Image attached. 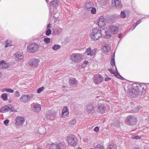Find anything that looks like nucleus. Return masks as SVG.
Returning <instances> with one entry per match:
<instances>
[{"label": "nucleus", "mask_w": 149, "mask_h": 149, "mask_svg": "<svg viewBox=\"0 0 149 149\" xmlns=\"http://www.w3.org/2000/svg\"><path fill=\"white\" fill-rule=\"evenodd\" d=\"M90 36L94 40H98L102 36V31L100 30L94 29L90 33Z\"/></svg>", "instance_id": "nucleus-1"}, {"label": "nucleus", "mask_w": 149, "mask_h": 149, "mask_svg": "<svg viewBox=\"0 0 149 149\" xmlns=\"http://www.w3.org/2000/svg\"><path fill=\"white\" fill-rule=\"evenodd\" d=\"M82 55L79 53H72L70 57V59L74 62L77 63L82 59Z\"/></svg>", "instance_id": "nucleus-2"}, {"label": "nucleus", "mask_w": 149, "mask_h": 149, "mask_svg": "<svg viewBox=\"0 0 149 149\" xmlns=\"http://www.w3.org/2000/svg\"><path fill=\"white\" fill-rule=\"evenodd\" d=\"M136 118L134 116L130 115L127 116L125 120V123L130 125H134L136 124Z\"/></svg>", "instance_id": "nucleus-3"}, {"label": "nucleus", "mask_w": 149, "mask_h": 149, "mask_svg": "<svg viewBox=\"0 0 149 149\" xmlns=\"http://www.w3.org/2000/svg\"><path fill=\"white\" fill-rule=\"evenodd\" d=\"M67 139L69 146H74L77 143V140L74 136H69L67 137Z\"/></svg>", "instance_id": "nucleus-4"}, {"label": "nucleus", "mask_w": 149, "mask_h": 149, "mask_svg": "<svg viewBox=\"0 0 149 149\" xmlns=\"http://www.w3.org/2000/svg\"><path fill=\"white\" fill-rule=\"evenodd\" d=\"M15 124L19 126L22 125L25 122L24 117L21 116H17L15 118Z\"/></svg>", "instance_id": "nucleus-5"}, {"label": "nucleus", "mask_w": 149, "mask_h": 149, "mask_svg": "<svg viewBox=\"0 0 149 149\" xmlns=\"http://www.w3.org/2000/svg\"><path fill=\"white\" fill-rule=\"evenodd\" d=\"M38 48L37 45L33 44H31L29 45L27 47V51L30 53L34 52L36 51Z\"/></svg>", "instance_id": "nucleus-6"}, {"label": "nucleus", "mask_w": 149, "mask_h": 149, "mask_svg": "<svg viewBox=\"0 0 149 149\" xmlns=\"http://www.w3.org/2000/svg\"><path fill=\"white\" fill-rule=\"evenodd\" d=\"M97 111L101 113H104L105 112L106 109L104 104L99 102L97 108Z\"/></svg>", "instance_id": "nucleus-7"}, {"label": "nucleus", "mask_w": 149, "mask_h": 149, "mask_svg": "<svg viewBox=\"0 0 149 149\" xmlns=\"http://www.w3.org/2000/svg\"><path fill=\"white\" fill-rule=\"evenodd\" d=\"M31 107L33 111L39 112L41 110V106L40 104L38 103H33L31 105Z\"/></svg>", "instance_id": "nucleus-8"}, {"label": "nucleus", "mask_w": 149, "mask_h": 149, "mask_svg": "<svg viewBox=\"0 0 149 149\" xmlns=\"http://www.w3.org/2000/svg\"><path fill=\"white\" fill-rule=\"evenodd\" d=\"M111 47L110 45L107 44H106L102 46L101 50L104 53L107 54L110 52Z\"/></svg>", "instance_id": "nucleus-9"}, {"label": "nucleus", "mask_w": 149, "mask_h": 149, "mask_svg": "<svg viewBox=\"0 0 149 149\" xmlns=\"http://www.w3.org/2000/svg\"><path fill=\"white\" fill-rule=\"evenodd\" d=\"M128 93L132 97H136L138 94L139 93L138 91L136 90L134 88L129 89Z\"/></svg>", "instance_id": "nucleus-10"}, {"label": "nucleus", "mask_w": 149, "mask_h": 149, "mask_svg": "<svg viewBox=\"0 0 149 149\" xmlns=\"http://www.w3.org/2000/svg\"><path fill=\"white\" fill-rule=\"evenodd\" d=\"M144 85H141L139 84H134L133 85V86L135 88H134L136 90L138 91L140 93V92L142 91L144 89Z\"/></svg>", "instance_id": "nucleus-11"}, {"label": "nucleus", "mask_w": 149, "mask_h": 149, "mask_svg": "<svg viewBox=\"0 0 149 149\" xmlns=\"http://www.w3.org/2000/svg\"><path fill=\"white\" fill-rule=\"evenodd\" d=\"M39 62V61L38 59H33L31 60L29 62V64L31 67H34L38 65Z\"/></svg>", "instance_id": "nucleus-12"}, {"label": "nucleus", "mask_w": 149, "mask_h": 149, "mask_svg": "<svg viewBox=\"0 0 149 149\" xmlns=\"http://www.w3.org/2000/svg\"><path fill=\"white\" fill-rule=\"evenodd\" d=\"M96 49H95L91 50V49L90 48H88L86 50L85 54L87 55H90L91 56H92L94 54L96 51Z\"/></svg>", "instance_id": "nucleus-13"}, {"label": "nucleus", "mask_w": 149, "mask_h": 149, "mask_svg": "<svg viewBox=\"0 0 149 149\" xmlns=\"http://www.w3.org/2000/svg\"><path fill=\"white\" fill-rule=\"evenodd\" d=\"M112 4L113 6H116L119 8H121L122 6L120 0H112Z\"/></svg>", "instance_id": "nucleus-14"}, {"label": "nucleus", "mask_w": 149, "mask_h": 149, "mask_svg": "<svg viewBox=\"0 0 149 149\" xmlns=\"http://www.w3.org/2000/svg\"><path fill=\"white\" fill-rule=\"evenodd\" d=\"M106 24V20L103 16H101L98 23V26L100 27L104 26Z\"/></svg>", "instance_id": "nucleus-15"}, {"label": "nucleus", "mask_w": 149, "mask_h": 149, "mask_svg": "<svg viewBox=\"0 0 149 149\" xmlns=\"http://www.w3.org/2000/svg\"><path fill=\"white\" fill-rule=\"evenodd\" d=\"M103 80V78L102 76L100 74H97L96 76L94 79V83L96 84L100 83L102 82Z\"/></svg>", "instance_id": "nucleus-16"}, {"label": "nucleus", "mask_w": 149, "mask_h": 149, "mask_svg": "<svg viewBox=\"0 0 149 149\" xmlns=\"http://www.w3.org/2000/svg\"><path fill=\"white\" fill-rule=\"evenodd\" d=\"M11 107V106L10 105L4 106L0 109V112L2 113L7 112L10 109Z\"/></svg>", "instance_id": "nucleus-17"}, {"label": "nucleus", "mask_w": 149, "mask_h": 149, "mask_svg": "<svg viewBox=\"0 0 149 149\" xmlns=\"http://www.w3.org/2000/svg\"><path fill=\"white\" fill-rule=\"evenodd\" d=\"M119 28L118 27L112 25L110 27V30L111 33H112L114 34L117 33L118 31Z\"/></svg>", "instance_id": "nucleus-18"}, {"label": "nucleus", "mask_w": 149, "mask_h": 149, "mask_svg": "<svg viewBox=\"0 0 149 149\" xmlns=\"http://www.w3.org/2000/svg\"><path fill=\"white\" fill-rule=\"evenodd\" d=\"M14 59L16 61H22L24 59L23 55L20 54H15L14 56Z\"/></svg>", "instance_id": "nucleus-19"}, {"label": "nucleus", "mask_w": 149, "mask_h": 149, "mask_svg": "<svg viewBox=\"0 0 149 149\" xmlns=\"http://www.w3.org/2000/svg\"><path fill=\"white\" fill-rule=\"evenodd\" d=\"M8 67V64L5 63L4 61H0V69H6Z\"/></svg>", "instance_id": "nucleus-20"}, {"label": "nucleus", "mask_w": 149, "mask_h": 149, "mask_svg": "<svg viewBox=\"0 0 149 149\" xmlns=\"http://www.w3.org/2000/svg\"><path fill=\"white\" fill-rule=\"evenodd\" d=\"M56 145V149H65V143L64 142L59 143Z\"/></svg>", "instance_id": "nucleus-21"}, {"label": "nucleus", "mask_w": 149, "mask_h": 149, "mask_svg": "<svg viewBox=\"0 0 149 149\" xmlns=\"http://www.w3.org/2000/svg\"><path fill=\"white\" fill-rule=\"evenodd\" d=\"M69 112L67 111V108L66 107L63 108L62 111V116L63 117H66L68 114Z\"/></svg>", "instance_id": "nucleus-22"}, {"label": "nucleus", "mask_w": 149, "mask_h": 149, "mask_svg": "<svg viewBox=\"0 0 149 149\" xmlns=\"http://www.w3.org/2000/svg\"><path fill=\"white\" fill-rule=\"evenodd\" d=\"M59 1L58 0H54L50 3L51 6L56 7L58 6Z\"/></svg>", "instance_id": "nucleus-23"}, {"label": "nucleus", "mask_w": 149, "mask_h": 149, "mask_svg": "<svg viewBox=\"0 0 149 149\" xmlns=\"http://www.w3.org/2000/svg\"><path fill=\"white\" fill-rule=\"evenodd\" d=\"M86 111L88 113H89L92 112L94 109L93 106L91 104H89L86 106Z\"/></svg>", "instance_id": "nucleus-24"}, {"label": "nucleus", "mask_w": 149, "mask_h": 149, "mask_svg": "<svg viewBox=\"0 0 149 149\" xmlns=\"http://www.w3.org/2000/svg\"><path fill=\"white\" fill-rule=\"evenodd\" d=\"M20 100L21 101L26 102L29 101V96L28 95L23 96L20 97Z\"/></svg>", "instance_id": "nucleus-25"}, {"label": "nucleus", "mask_w": 149, "mask_h": 149, "mask_svg": "<svg viewBox=\"0 0 149 149\" xmlns=\"http://www.w3.org/2000/svg\"><path fill=\"white\" fill-rule=\"evenodd\" d=\"M69 82L70 84L74 85H76L77 84V80L74 78H72L69 79Z\"/></svg>", "instance_id": "nucleus-26"}, {"label": "nucleus", "mask_w": 149, "mask_h": 149, "mask_svg": "<svg viewBox=\"0 0 149 149\" xmlns=\"http://www.w3.org/2000/svg\"><path fill=\"white\" fill-rule=\"evenodd\" d=\"M114 55H115V53H114V55L113 56H112L111 57V65L112 66H114L115 67V68H116V70L117 72H118V70H117L116 67L115 65V60L114 59Z\"/></svg>", "instance_id": "nucleus-27"}, {"label": "nucleus", "mask_w": 149, "mask_h": 149, "mask_svg": "<svg viewBox=\"0 0 149 149\" xmlns=\"http://www.w3.org/2000/svg\"><path fill=\"white\" fill-rule=\"evenodd\" d=\"M38 131L40 134H43L45 131V127H41L39 128Z\"/></svg>", "instance_id": "nucleus-28"}, {"label": "nucleus", "mask_w": 149, "mask_h": 149, "mask_svg": "<svg viewBox=\"0 0 149 149\" xmlns=\"http://www.w3.org/2000/svg\"><path fill=\"white\" fill-rule=\"evenodd\" d=\"M93 4L91 3H88L86 4V8L87 10H90L93 7Z\"/></svg>", "instance_id": "nucleus-29"}, {"label": "nucleus", "mask_w": 149, "mask_h": 149, "mask_svg": "<svg viewBox=\"0 0 149 149\" xmlns=\"http://www.w3.org/2000/svg\"><path fill=\"white\" fill-rule=\"evenodd\" d=\"M114 75L117 77L118 78L122 80H124L125 79L123 77H122L118 72V71L117 72L116 71V72H115V73H114Z\"/></svg>", "instance_id": "nucleus-30"}, {"label": "nucleus", "mask_w": 149, "mask_h": 149, "mask_svg": "<svg viewBox=\"0 0 149 149\" xmlns=\"http://www.w3.org/2000/svg\"><path fill=\"white\" fill-rule=\"evenodd\" d=\"M116 146L113 144H110L108 146L107 149H116Z\"/></svg>", "instance_id": "nucleus-31"}, {"label": "nucleus", "mask_w": 149, "mask_h": 149, "mask_svg": "<svg viewBox=\"0 0 149 149\" xmlns=\"http://www.w3.org/2000/svg\"><path fill=\"white\" fill-rule=\"evenodd\" d=\"M61 46L58 45H55L52 47V49L54 50H57L61 48Z\"/></svg>", "instance_id": "nucleus-32"}, {"label": "nucleus", "mask_w": 149, "mask_h": 149, "mask_svg": "<svg viewBox=\"0 0 149 149\" xmlns=\"http://www.w3.org/2000/svg\"><path fill=\"white\" fill-rule=\"evenodd\" d=\"M11 41L9 40H7L6 42V44L5 45V47L7 48L8 46H11L12 45L10 44Z\"/></svg>", "instance_id": "nucleus-33"}, {"label": "nucleus", "mask_w": 149, "mask_h": 149, "mask_svg": "<svg viewBox=\"0 0 149 149\" xmlns=\"http://www.w3.org/2000/svg\"><path fill=\"white\" fill-rule=\"evenodd\" d=\"M7 95L6 93H3L2 94L1 97L3 100L6 101L7 99Z\"/></svg>", "instance_id": "nucleus-34"}, {"label": "nucleus", "mask_w": 149, "mask_h": 149, "mask_svg": "<svg viewBox=\"0 0 149 149\" xmlns=\"http://www.w3.org/2000/svg\"><path fill=\"white\" fill-rule=\"evenodd\" d=\"M120 16L121 18L123 19H124L126 17V15L124 11H122L121 12Z\"/></svg>", "instance_id": "nucleus-35"}, {"label": "nucleus", "mask_w": 149, "mask_h": 149, "mask_svg": "<svg viewBox=\"0 0 149 149\" xmlns=\"http://www.w3.org/2000/svg\"><path fill=\"white\" fill-rule=\"evenodd\" d=\"M105 32L106 33V38H109L111 36V33H111V32H109V31H107V32L105 31Z\"/></svg>", "instance_id": "nucleus-36"}, {"label": "nucleus", "mask_w": 149, "mask_h": 149, "mask_svg": "<svg viewBox=\"0 0 149 149\" xmlns=\"http://www.w3.org/2000/svg\"><path fill=\"white\" fill-rule=\"evenodd\" d=\"M94 149H104V148L100 144H98L95 146Z\"/></svg>", "instance_id": "nucleus-37"}, {"label": "nucleus", "mask_w": 149, "mask_h": 149, "mask_svg": "<svg viewBox=\"0 0 149 149\" xmlns=\"http://www.w3.org/2000/svg\"><path fill=\"white\" fill-rule=\"evenodd\" d=\"M90 10L91 11L92 14H94L96 13V10L95 8L92 7Z\"/></svg>", "instance_id": "nucleus-38"}, {"label": "nucleus", "mask_w": 149, "mask_h": 149, "mask_svg": "<svg viewBox=\"0 0 149 149\" xmlns=\"http://www.w3.org/2000/svg\"><path fill=\"white\" fill-rule=\"evenodd\" d=\"M44 41L46 43L48 44L50 42V39L49 38H45L44 39Z\"/></svg>", "instance_id": "nucleus-39"}, {"label": "nucleus", "mask_w": 149, "mask_h": 149, "mask_svg": "<svg viewBox=\"0 0 149 149\" xmlns=\"http://www.w3.org/2000/svg\"><path fill=\"white\" fill-rule=\"evenodd\" d=\"M51 32H52L51 30L49 29H48L47 30L45 34L46 35H47V36H49L51 34Z\"/></svg>", "instance_id": "nucleus-40"}, {"label": "nucleus", "mask_w": 149, "mask_h": 149, "mask_svg": "<svg viewBox=\"0 0 149 149\" xmlns=\"http://www.w3.org/2000/svg\"><path fill=\"white\" fill-rule=\"evenodd\" d=\"M44 89V86H42L40 88H39L37 91V93H40L41 92H42L43 89Z\"/></svg>", "instance_id": "nucleus-41"}, {"label": "nucleus", "mask_w": 149, "mask_h": 149, "mask_svg": "<svg viewBox=\"0 0 149 149\" xmlns=\"http://www.w3.org/2000/svg\"><path fill=\"white\" fill-rule=\"evenodd\" d=\"M56 145L54 143L52 144L49 149H56Z\"/></svg>", "instance_id": "nucleus-42"}, {"label": "nucleus", "mask_w": 149, "mask_h": 149, "mask_svg": "<svg viewBox=\"0 0 149 149\" xmlns=\"http://www.w3.org/2000/svg\"><path fill=\"white\" fill-rule=\"evenodd\" d=\"M88 61H85L83 63L82 65V67L83 68L85 67L86 66V65L88 64Z\"/></svg>", "instance_id": "nucleus-43"}, {"label": "nucleus", "mask_w": 149, "mask_h": 149, "mask_svg": "<svg viewBox=\"0 0 149 149\" xmlns=\"http://www.w3.org/2000/svg\"><path fill=\"white\" fill-rule=\"evenodd\" d=\"M9 122V120H8L7 119L3 121L4 124L6 126L8 125V124Z\"/></svg>", "instance_id": "nucleus-44"}, {"label": "nucleus", "mask_w": 149, "mask_h": 149, "mask_svg": "<svg viewBox=\"0 0 149 149\" xmlns=\"http://www.w3.org/2000/svg\"><path fill=\"white\" fill-rule=\"evenodd\" d=\"M6 92L10 93H13L14 91L13 89L11 88H6Z\"/></svg>", "instance_id": "nucleus-45"}, {"label": "nucleus", "mask_w": 149, "mask_h": 149, "mask_svg": "<svg viewBox=\"0 0 149 149\" xmlns=\"http://www.w3.org/2000/svg\"><path fill=\"white\" fill-rule=\"evenodd\" d=\"M76 122V120L75 119H74L72 120L70 123V124L71 125H74L75 124Z\"/></svg>", "instance_id": "nucleus-46"}, {"label": "nucleus", "mask_w": 149, "mask_h": 149, "mask_svg": "<svg viewBox=\"0 0 149 149\" xmlns=\"http://www.w3.org/2000/svg\"><path fill=\"white\" fill-rule=\"evenodd\" d=\"M15 95L17 97H19L20 95L19 92L18 91H16L15 93Z\"/></svg>", "instance_id": "nucleus-47"}, {"label": "nucleus", "mask_w": 149, "mask_h": 149, "mask_svg": "<svg viewBox=\"0 0 149 149\" xmlns=\"http://www.w3.org/2000/svg\"><path fill=\"white\" fill-rule=\"evenodd\" d=\"M10 109L11 111L15 112L17 111V110H15L13 107H12V106L11 107H10Z\"/></svg>", "instance_id": "nucleus-48"}, {"label": "nucleus", "mask_w": 149, "mask_h": 149, "mask_svg": "<svg viewBox=\"0 0 149 149\" xmlns=\"http://www.w3.org/2000/svg\"><path fill=\"white\" fill-rule=\"evenodd\" d=\"M99 127H96L94 129V131L96 132H98L99 131Z\"/></svg>", "instance_id": "nucleus-49"}, {"label": "nucleus", "mask_w": 149, "mask_h": 149, "mask_svg": "<svg viewBox=\"0 0 149 149\" xmlns=\"http://www.w3.org/2000/svg\"><path fill=\"white\" fill-rule=\"evenodd\" d=\"M108 70L109 72L112 74H113L114 75V73L115 72H114L112 70L111 68L109 69Z\"/></svg>", "instance_id": "nucleus-50"}, {"label": "nucleus", "mask_w": 149, "mask_h": 149, "mask_svg": "<svg viewBox=\"0 0 149 149\" xmlns=\"http://www.w3.org/2000/svg\"><path fill=\"white\" fill-rule=\"evenodd\" d=\"M52 25L49 24H48L47 26V28H52Z\"/></svg>", "instance_id": "nucleus-51"}, {"label": "nucleus", "mask_w": 149, "mask_h": 149, "mask_svg": "<svg viewBox=\"0 0 149 149\" xmlns=\"http://www.w3.org/2000/svg\"><path fill=\"white\" fill-rule=\"evenodd\" d=\"M111 79V78L109 77H106L105 79V81H108L109 80H110Z\"/></svg>", "instance_id": "nucleus-52"}, {"label": "nucleus", "mask_w": 149, "mask_h": 149, "mask_svg": "<svg viewBox=\"0 0 149 149\" xmlns=\"http://www.w3.org/2000/svg\"><path fill=\"white\" fill-rule=\"evenodd\" d=\"M135 138L137 139H139L141 138V136H137L135 137Z\"/></svg>", "instance_id": "nucleus-53"}, {"label": "nucleus", "mask_w": 149, "mask_h": 149, "mask_svg": "<svg viewBox=\"0 0 149 149\" xmlns=\"http://www.w3.org/2000/svg\"><path fill=\"white\" fill-rule=\"evenodd\" d=\"M1 91L2 92H3L5 91L6 92V88H5L2 89L1 90Z\"/></svg>", "instance_id": "nucleus-54"}, {"label": "nucleus", "mask_w": 149, "mask_h": 149, "mask_svg": "<svg viewBox=\"0 0 149 149\" xmlns=\"http://www.w3.org/2000/svg\"><path fill=\"white\" fill-rule=\"evenodd\" d=\"M136 26H135L134 25V24L133 25V26H132V28H131V29H132V30H133L135 28V27H136Z\"/></svg>", "instance_id": "nucleus-55"}, {"label": "nucleus", "mask_w": 149, "mask_h": 149, "mask_svg": "<svg viewBox=\"0 0 149 149\" xmlns=\"http://www.w3.org/2000/svg\"><path fill=\"white\" fill-rule=\"evenodd\" d=\"M141 22V19H139L136 22L138 23L139 24H140Z\"/></svg>", "instance_id": "nucleus-56"}, {"label": "nucleus", "mask_w": 149, "mask_h": 149, "mask_svg": "<svg viewBox=\"0 0 149 149\" xmlns=\"http://www.w3.org/2000/svg\"><path fill=\"white\" fill-rule=\"evenodd\" d=\"M122 34L121 33H120V34L118 35V38H121V36H122Z\"/></svg>", "instance_id": "nucleus-57"}, {"label": "nucleus", "mask_w": 149, "mask_h": 149, "mask_svg": "<svg viewBox=\"0 0 149 149\" xmlns=\"http://www.w3.org/2000/svg\"><path fill=\"white\" fill-rule=\"evenodd\" d=\"M134 24L135 26H136L139 24L136 22V23Z\"/></svg>", "instance_id": "nucleus-58"}, {"label": "nucleus", "mask_w": 149, "mask_h": 149, "mask_svg": "<svg viewBox=\"0 0 149 149\" xmlns=\"http://www.w3.org/2000/svg\"><path fill=\"white\" fill-rule=\"evenodd\" d=\"M134 24L135 26H136L139 24L136 22V23Z\"/></svg>", "instance_id": "nucleus-59"}, {"label": "nucleus", "mask_w": 149, "mask_h": 149, "mask_svg": "<svg viewBox=\"0 0 149 149\" xmlns=\"http://www.w3.org/2000/svg\"><path fill=\"white\" fill-rule=\"evenodd\" d=\"M134 24L135 26H136L139 24L136 22V23Z\"/></svg>", "instance_id": "nucleus-60"}, {"label": "nucleus", "mask_w": 149, "mask_h": 149, "mask_svg": "<svg viewBox=\"0 0 149 149\" xmlns=\"http://www.w3.org/2000/svg\"><path fill=\"white\" fill-rule=\"evenodd\" d=\"M2 75L1 73L0 72V78L2 77Z\"/></svg>", "instance_id": "nucleus-61"}, {"label": "nucleus", "mask_w": 149, "mask_h": 149, "mask_svg": "<svg viewBox=\"0 0 149 149\" xmlns=\"http://www.w3.org/2000/svg\"><path fill=\"white\" fill-rule=\"evenodd\" d=\"M134 149H141L139 148H135Z\"/></svg>", "instance_id": "nucleus-62"}, {"label": "nucleus", "mask_w": 149, "mask_h": 149, "mask_svg": "<svg viewBox=\"0 0 149 149\" xmlns=\"http://www.w3.org/2000/svg\"><path fill=\"white\" fill-rule=\"evenodd\" d=\"M57 20H55L54 21V22H56Z\"/></svg>", "instance_id": "nucleus-63"}, {"label": "nucleus", "mask_w": 149, "mask_h": 149, "mask_svg": "<svg viewBox=\"0 0 149 149\" xmlns=\"http://www.w3.org/2000/svg\"><path fill=\"white\" fill-rule=\"evenodd\" d=\"M78 149H81V148H79Z\"/></svg>", "instance_id": "nucleus-64"}]
</instances>
